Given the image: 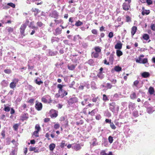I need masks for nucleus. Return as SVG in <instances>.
Returning <instances> with one entry per match:
<instances>
[{
	"instance_id": "30",
	"label": "nucleus",
	"mask_w": 155,
	"mask_h": 155,
	"mask_svg": "<svg viewBox=\"0 0 155 155\" xmlns=\"http://www.w3.org/2000/svg\"><path fill=\"white\" fill-rule=\"evenodd\" d=\"M92 57L95 58H97L99 56V53L96 52H93L91 54Z\"/></svg>"
},
{
	"instance_id": "25",
	"label": "nucleus",
	"mask_w": 155,
	"mask_h": 155,
	"mask_svg": "<svg viewBox=\"0 0 155 155\" xmlns=\"http://www.w3.org/2000/svg\"><path fill=\"white\" fill-rule=\"evenodd\" d=\"M81 148V147L79 144H76L74 147V149L76 151L79 150Z\"/></svg>"
},
{
	"instance_id": "6",
	"label": "nucleus",
	"mask_w": 155,
	"mask_h": 155,
	"mask_svg": "<svg viewBox=\"0 0 155 155\" xmlns=\"http://www.w3.org/2000/svg\"><path fill=\"white\" fill-rule=\"evenodd\" d=\"M50 114L51 118H55L58 116L57 111L54 110H50Z\"/></svg>"
},
{
	"instance_id": "46",
	"label": "nucleus",
	"mask_w": 155,
	"mask_h": 155,
	"mask_svg": "<svg viewBox=\"0 0 155 155\" xmlns=\"http://www.w3.org/2000/svg\"><path fill=\"white\" fill-rule=\"evenodd\" d=\"M148 62V60L147 58H145L143 59L141 61V63L145 64Z\"/></svg>"
},
{
	"instance_id": "4",
	"label": "nucleus",
	"mask_w": 155,
	"mask_h": 155,
	"mask_svg": "<svg viewBox=\"0 0 155 155\" xmlns=\"http://www.w3.org/2000/svg\"><path fill=\"white\" fill-rule=\"evenodd\" d=\"M130 3L124 2L122 5L123 9L125 11H128L130 7Z\"/></svg>"
},
{
	"instance_id": "57",
	"label": "nucleus",
	"mask_w": 155,
	"mask_h": 155,
	"mask_svg": "<svg viewBox=\"0 0 155 155\" xmlns=\"http://www.w3.org/2000/svg\"><path fill=\"white\" fill-rule=\"evenodd\" d=\"M18 124H16L13 126V127L15 130H16L18 128Z\"/></svg>"
},
{
	"instance_id": "37",
	"label": "nucleus",
	"mask_w": 155,
	"mask_h": 155,
	"mask_svg": "<svg viewBox=\"0 0 155 155\" xmlns=\"http://www.w3.org/2000/svg\"><path fill=\"white\" fill-rule=\"evenodd\" d=\"M133 115L135 117H137L138 116V112L137 110H134L132 113Z\"/></svg>"
},
{
	"instance_id": "22",
	"label": "nucleus",
	"mask_w": 155,
	"mask_h": 155,
	"mask_svg": "<svg viewBox=\"0 0 155 155\" xmlns=\"http://www.w3.org/2000/svg\"><path fill=\"white\" fill-rule=\"evenodd\" d=\"M148 92L150 95H152L154 94L155 93V91L153 87H150L149 88Z\"/></svg>"
},
{
	"instance_id": "1",
	"label": "nucleus",
	"mask_w": 155,
	"mask_h": 155,
	"mask_svg": "<svg viewBox=\"0 0 155 155\" xmlns=\"http://www.w3.org/2000/svg\"><path fill=\"white\" fill-rule=\"evenodd\" d=\"M29 21L27 19H26L25 22L21 26L20 28V33L22 35H23L24 36L25 35L24 34V32L25 30L29 23Z\"/></svg>"
},
{
	"instance_id": "8",
	"label": "nucleus",
	"mask_w": 155,
	"mask_h": 155,
	"mask_svg": "<svg viewBox=\"0 0 155 155\" xmlns=\"http://www.w3.org/2000/svg\"><path fill=\"white\" fill-rule=\"evenodd\" d=\"M67 94V92L66 91L63 90L62 91V92L61 93V94H57L56 95H58V97H63L64 96L66 95Z\"/></svg>"
},
{
	"instance_id": "59",
	"label": "nucleus",
	"mask_w": 155,
	"mask_h": 155,
	"mask_svg": "<svg viewBox=\"0 0 155 155\" xmlns=\"http://www.w3.org/2000/svg\"><path fill=\"white\" fill-rule=\"evenodd\" d=\"M146 2L148 5H150L153 3L152 1L151 0H147Z\"/></svg>"
},
{
	"instance_id": "41",
	"label": "nucleus",
	"mask_w": 155,
	"mask_h": 155,
	"mask_svg": "<svg viewBox=\"0 0 155 155\" xmlns=\"http://www.w3.org/2000/svg\"><path fill=\"white\" fill-rule=\"evenodd\" d=\"M4 72L6 74H9L11 73L12 71L10 69H6L4 70Z\"/></svg>"
},
{
	"instance_id": "64",
	"label": "nucleus",
	"mask_w": 155,
	"mask_h": 155,
	"mask_svg": "<svg viewBox=\"0 0 155 155\" xmlns=\"http://www.w3.org/2000/svg\"><path fill=\"white\" fill-rule=\"evenodd\" d=\"M60 127V125L58 124H55L54 126V128L55 129H58Z\"/></svg>"
},
{
	"instance_id": "54",
	"label": "nucleus",
	"mask_w": 155,
	"mask_h": 155,
	"mask_svg": "<svg viewBox=\"0 0 155 155\" xmlns=\"http://www.w3.org/2000/svg\"><path fill=\"white\" fill-rule=\"evenodd\" d=\"M35 83L38 85H40L41 84H42L43 83V81H38L37 79H36L35 80Z\"/></svg>"
},
{
	"instance_id": "21",
	"label": "nucleus",
	"mask_w": 155,
	"mask_h": 155,
	"mask_svg": "<svg viewBox=\"0 0 155 155\" xmlns=\"http://www.w3.org/2000/svg\"><path fill=\"white\" fill-rule=\"evenodd\" d=\"M115 104L114 103H112L110 104V109L112 111L114 112L115 110Z\"/></svg>"
},
{
	"instance_id": "50",
	"label": "nucleus",
	"mask_w": 155,
	"mask_h": 155,
	"mask_svg": "<svg viewBox=\"0 0 155 155\" xmlns=\"http://www.w3.org/2000/svg\"><path fill=\"white\" fill-rule=\"evenodd\" d=\"M37 25L39 27H42L44 24L41 22L38 21L37 23Z\"/></svg>"
},
{
	"instance_id": "53",
	"label": "nucleus",
	"mask_w": 155,
	"mask_h": 155,
	"mask_svg": "<svg viewBox=\"0 0 155 155\" xmlns=\"http://www.w3.org/2000/svg\"><path fill=\"white\" fill-rule=\"evenodd\" d=\"M12 82L15 84H16L18 82L19 80L18 79L15 78L12 80Z\"/></svg>"
},
{
	"instance_id": "43",
	"label": "nucleus",
	"mask_w": 155,
	"mask_h": 155,
	"mask_svg": "<svg viewBox=\"0 0 155 155\" xmlns=\"http://www.w3.org/2000/svg\"><path fill=\"white\" fill-rule=\"evenodd\" d=\"M88 63L90 65L92 66L94 65V61L93 59H91L88 61Z\"/></svg>"
},
{
	"instance_id": "40",
	"label": "nucleus",
	"mask_w": 155,
	"mask_h": 155,
	"mask_svg": "<svg viewBox=\"0 0 155 155\" xmlns=\"http://www.w3.org/2000/svg\"><path fill=\"white\" fill-rule=\"evenodd\" d=\"M9 86L11 88L13 89L16 87V84L12 82L10 84Z\"/></svg>"
},
{
	"instance_id": "19",
	"label": "nucleus",
	"mask_w": 155,
	"mask_h": 155,
	"mask_svg": "<svg viewBox=\"0 0 155 155\" xmlns=\"http://www.w3.org/2000/svg\"><path fill=\"white\" fill-rule=\"evenodd\" d=\"M76 65L69 64L68 65V68L69 70L73 71L75 68Z\"/></svg>"
},
{
	"instance_id": "14",
	"label": "nucleus",
	"mask_w": 155,
	"mask_h": 155,
	"mask_svg": "<svg viewBox=\"0 0 155 155\" xmlns=\"http://www.w3.org/2000/svg\"><path fill=\"white\" fill-rule=\"evenodd\" d=\"M122 44L120 42H118L115 46V48L116 49L118 50L121 49L122 48Z\"/></svg>"
},
{
	"instance_id": "36",
	"label": "nucleus",
	"mask_w": 155,
	"mask_h": 155,
	"mask_svg": "<svg viewBox=\"0 0 155 155\" xmlns=\"http://www.w3.org/2000/svg\"><path fill=\"white\" fill-rule=\"evenodd\" d=\"M1 83L2 85L4 87L7 86L8 84V82L5 80L3 81Z\"/></svg>"
},
{
	"instance_id": "45",
	"label": "nucleus",
	"mask_w": 155,
	"mask_h": 155,
	"mask_svg": "<svg viewBox=\"0 0 155 155\" xmlns=\"http://www.w3.org/2000/svg\"><path fill=\"white\" fill-rule=\"evenodd\" d=\"M110 126L111 128L113 129L114 130L116 128V127L112 122H111L110 124Z\"/></svg>"
},
{
	"instance_id": "12",
	"label": "nucleus",
	"mask_w": 155,
	"mask_h": 155,
	"mask_svg": "<svg viewBox=\"0 0 155 155\" xmlns=\"http://www.w3.org/2000/svg\"><path fill=\"white\" fill-rule=\"evenodd\" d=\"M141 75L143 78H147L149 77L150 75V74L148 72H144L141 74Z\"/></svg>"
},
{
	"instance_id": "32",
	"label": "nucleus",
	"mask_w": 155,
	"mask_h": 155,
	"mask_svg": "<svg viewBox=\"0 0 155 155\" xmlns=\"http://www.w3.org/2000/svg\"><path fill=\"white\" fill-rule=\"evenodd\" d=\"M143 38L146 40H147L149 38V36L147 34H144L143 36Z\"/></svg>"
},
{
	"instance_id": "13",
	"label": "nucleus",
	"mask_w": 155,
	"mask_h": 155,
	"mask_svg": "<svg viewBox=\"0 0 155 155\" xmlns=\"http://www.w3.org/2000/svg\"><path fill=\"white\" fill-rule=\"evenodd\" d=\"M114 55L113 54H111L110 55L109 58V62H107V65L109 64V63L112 64L113 63V61L114 59Z\"/></svg>"
},
{
	"instance_id": "47",
	"label": "nucleus",
	"mask_w": 155,
	"mask_h": 155,
	"mask_svg": "<svg viewBox=\"0 0 155 155\" xmlns=\"http://www.w3.org/2000/svg\"><path fill=\"white\" fill-rule=\"evenodd\" d=\"M7 5H8L10 6L11 7L13 8H15V4L11 2L8 3L7 4Z\"/></svg>"
},
{
	"instance_id": "39",
	"label": "nucleus",
	"mask_w": 155,
	"mask_h": 155,
	"mask_svg": "<svg viewBox=\"0 0 155 155\" xmlns=\"http://www.w3.org/2000/svg\"><path fill=\"white\" fill-rule=\"evenodd\" d=\"M94 50L95 51V52L98 53H99L101 51V49L99 47H96L95 48Z\"/></svg>"
},
{
	"instance_id": "61",
	"label": "nucleus",
	"mask_w": 155,
	"mask_h": 155,
	"mask_svg": "<svg viewBox=\"0 0 155 155\" xmlns=\"http://www.w3.org/2000/svg\"><path fill=\"white\" fill-rule=\"evenodd\" d=\"M92 33L94 35H97V31L96 29H93L91 31Z\"/></svg>"
},
{
	"instance_id": "5",
	"label": "nucleus",
	"mask_w": 155,
	"mask_h": 155,
	"mask_svg": "<svg viewBox=\"0 0 155 155\" xmlns=\"http://www.w3.org/2000/svg\"><path fill=\"white\" fill-rule=\"evenodd\" d=\"M103 68L101 67L99 69V71L97 74L98 77L101 79H102L104 77V75L103 74V73H104L103 71Z\"/></svg>"
},
{
	"instance_id": "20",
	"label": "nucleus",
	"mask_w": 155,
	"mask_h": 155,
	"mask_svg": "<svg viewBox=\"0 0 155 155\" xmlns=\"http://www.w3.org/2000/svg\"><path fill=\"white\" fill-rule=\"evenodd\" d=\"M28 118V115L27 114H24L22 115L21 117V119L22 121L26 120Z\"/></svg>"
},
{
	"instance_id": "51",
	"label": "nucleus",
	"mask_w": 155,
	"mask_h": 155,
	"mask_svg": "<svg viewBox=\"0 0 155 155\" xmlns=\"http://www.w3.org/2000/svg\"><path fill=\"white\" fill-rule=\"evenodd\" d=\"M126 22H128L131 21V19L130 17L128 16H126Z\"/></svg>"
},
{
	"instance_id": "33",
	"label": "nucleus",
	"mask_w": 155,
	"mask_h": 155,
	"mask_svg": "<svg viewBox=\"0 0 155 155\" xmlns=\"http://www.w3.org/2000/svg\"><path fill=\"white\" fill-rule=\"evenodd\" d=\"M114 70L116 71L119 72L121 70L122 68L119 66H116L114 67Z\"/></svg>"
},
{
	"instance_id": "2",
	"label": "nucleus",
	"mask_w": 155,
	"mask_h": 155,
	"mask_svg": "<svg viewBox=\"0 0 155 155\" xmlns=\"http://www.w3.org/2000/svg\"><path fill=\"white\" fill-rule=\"evenodd\" d=\"M41 101L45 103L48 102L49 103H51L52 101L51 98L49 95L44 96L41 98Z\"/></svg>"
},
{
	"instance_id": "11",
	"label": "nucleus",
	"mask_w": 155,
	"mask_h": 155,
	"mask_svg": "<svg viewBox=\"0 0 155 155\" xmlns=\"http://www.w3.org/2000/svg\"><path fill=\"white\" fill-rule=\"evenodd\" d=\"M137 30V28L136 26H133L131 28V35L133 36L136 33V31Z\"/></svg>"
},
{
	"instance_id": "23",
	"label": "nucleus",
	"mask_w": 155,
	"mask_h": 155,
	"mask_svg": "<svg viewBox=\"0 0 155 155\" xmlns=\"http://www.w3.org/2000/svg\"><path fill=\"white\" fill-rule=\"evenodd\" d=\"M84 101H85V103H87L88 101L91 100V98L89 95H86L84 96Z\"/></svg>"
},
{
	"instance_id": "27",
	"label": "nucleus",
	"mask_w": 155,
	"mask_h": 155,
	"mask_svg": "<svg viewBox=\"0 0 155 155\" xmlns=\"http://www.w3.org/2000/svg\"><path fill=\"white\" fill-rule=\"evenodd\" d=\"M57 51L54 52L51 51V50H49L48 54L50 56H52L56 55L57 54Z\"/></svg>"
},
{
	"instance_id": "63",
	"label": "nucleus",
	"mask_w": 155,
	"mask_h": 155,
	"mask_svg": "<svg viewBox=\"0 0 155 155\" xmlns=\"http://www.w3.org/2000/svg\"><path fill=\"white\" fill-rule=\"evenodd\" d=\"M151 28L153 31H155V25L154 24H152L151 25Z\"/></svg>"
},
{
	"instance_id": "55",
	"label": "nucleus",
	"mask_w": 155,
	"mask_h": 155,
	"mask_svg": "<svg viewBox=\"0 0 155 155\" xmlns=\"http://www.w3.org/2000/svg\"><path fill=\"white\" fill-rule=\"evenodd\" d=\"M139 82L138 80H136L134 82V85L136 87H137V85L139 83Z\"/></svg>"
},
{
	"instance_id": "52",
	"label": "nucleus",
	"mask_w": 155,
	"mask_h": 155,
	"mask_svg": "<svg viewBox=\"0 0 155 155\" xmlns=\"http://www.w3.org/2000/svg\"><path fill=\"white\" fill-rule=\"evenodd\" d=\"M28 26L29 27L31 28V29H35V30H37L38 29V28L37 27H36L35 26H34V25H28Z\"/></svg>"
},
{
	"instance_id": "9",
	"label": "nucleus",
	"mask_w": 155,
	"mask_h": 155,
	"mask_svg": "<svg viewBox=\"0 0 155 155\" xmlns=\"http://www.w3.org/2000/svg\"><path fill=\"white\" fill-rule=\"evenodd\" d=\"M51 17L55 18H58L59 16V14L56 11H53L51 13Z\"/></svg>"
},
{
	"instance_id": "60",
	"label": "nucleus",
	"mask_w": 155,
	"mask_h": 155,
	"mask_svg": "<svg viewBox=\"0 0 155 155\" xmlns=\"http://www.w3.org/2000/svg\"><path fill=\"white\" fill-rule=\"evenodd\" d=\"M65 146H66V145H65L64 141H62L61 144L60 146L61 147H64Z\"/></svg>"
},
{
	"instance_id": "42",
	"label": "nucleus",
	"mask_w": 155,
	"mask_h": 155,
	"mask_svg": "<svg viewBox=\"0 0 155 155\" xmlns=\"http://www.w3.org/2000/svg\"><path fill=\"white\" fill-rule=\"evenodd\" d=\"M97 144V140L96 139H94L92 140V144L93 146L96 145Z\"/></svg>"
},
{
	"instance_id": "16",
	"label": "nucleus",
	"mask_w": 155,
	"mask_h": 155,
	"mask_svg": "<svg viewBox=\"0 0 155 155\" xmlns=\"http://www.w3.org/2000/svg\"><path fill=\"white\" fill-rule=\"evenodd\" d=\"M130 98L132 100H134L136 99L137 96L136 93L134 92H132L130 95Z\"/></svg>"
},
{
	"instance_id": "15",
	"label": "nucleus",
	"mask_w": 155,
	"mask_h": 155,
	"mask_svg": "<svg viewBox=\"0 0 155 155\" xmlns=\"http://www.w3.org/2000/svg\"><path fill=\"white\" fill-rule=\"evenodd\" d=\"M61 31L62 30L61 28H57L55 29V31L54 33V34L55 35H59L61 33Z\"/></svg>"
},
{
	"instance_id": "29",
	"label": "nucleus",
	"mask_w": 155,
	"mask_h": 155,
	"mask_svg": "<svg viewBox=\"0 0 155 155\" xmlns=\"http://www.w3.org/2000/svg\"><path fill=\"white\" fill-rule=\"evenodd\" d=\"M97 111V109L96 108L93 110L91 111L90 112L89 111L88 114H91V115L92 116L94 115L95 114V113Z\"/></svg>"
},
{
	"instance_id": "26",
	"label": "nucleus",
	"mask_w": 155,
	"mask_h": 155,
	"mask_svg": "<svg viewBox=\"0 0 155 155\" xmlns=\"http://www.w3.org/2000/svg\"><path fill=\"white\" fill-rule=\"evenodd\" d=\"M116 53L117 56L120 57L123 55L122 52L120 50H116Z\"/></svg>"
},
{
	"instance_id": "7",
	"label": "nucleus",
	"mask_w": 155,
	"mask_h": 155,
	"mask_svg": "<svg viewBox=\"0 0 155 155\" xmlns=\"http://www.w3.org/2000/svg\"><path fill=\"white\" fill-rule=\"evenodd\" d=\"M78 100L77 98L76 97H74L71 98L68 101V103L70 104H72L73 103H75L78 101Z\"/></svg>"
},
{
	"instance_id": "56",
	"label": "nucleus",
	"mask_w": 155,
	"mask_h": 155,
	"mask_svg": "<svg viewBox=\"0 0 155 155\" xmlns=\"http://www.w3.org/2000/svg\"><path fill=\"white\" fill-rule=\"evenodd\" d=\"M114 36L113 33L112 32H110L109 33L108 35V36L110 38H111L113 37Z\"/></svg>"
},
{
	"instance_id": "38",
	"label": "nucleus",
	"mask_w": 155,
	"mask_h": 155,
	"mask_svg": "<svg viewBox=\"0 0 155 155\" xmlns=\"http://www.w3.org/2000/svg\"><path fill=\"white\" fill-rule=\"evenodd\" d=\"M6 29L9 33H11L13 31V29L11 27H7L6 28Z\"/></svg>"
},
{
	"instance_id": "34",
	"label": "nucleus",
	"mask_w": 155,
	"mask_h": 155,
	"mask_svg": "<svg viewBox=\"0 0 155 155\" xmlns=\"http://www.w3.org/2000/svg\"><path fill=\"white\" fill-rule=\"evenodd\" d=\"M35 131L39 132L41 128L38 124H37L35 126Z\"/></svg>"
},
{
	"instance_id": "44",
	"label": "nucleus",
	"mask_w": 155,
	"mask_h": 155,
	"mask_svg": "<svg viewBox=\"0 0 155 155\" xmlns=\"http://www.w3.org/2000/svg\"><path fill=\"white\" fill-rule=\"evenodd\" d=\"M108 141L110 143H112L113 141V137L111 136H109L108 138Z\"/></svg>"
},
{
	"instance_id": "62",
	"label": "nucleus",
	"mask_w": 155,
	"mask_h": 155,
	"mask_svg": "<svg viewBox=\"0 0 155 155\" xmlns=\"http://www.w3.org/2000/svg\"><path fill=\"white\" fill-rule=\"evenodd\" d=\"M33 134L36 137H38L39 136L38 132L35 131L34 132Z\"/></svg>"
},
{
	"instance_id": "24",
	"label": "nucleus",
	"mask_w": 155,
	"mask_h": 155,
	"mask_svg": "<svg viewBox=\"0 0 155 155\" xmlns=\"http://www.w3.org/2000/svg\"><path fill=\"white\" fill-rule=\"evenodd\" d=\"M55 147V145L54 143H51L49 146V150L51 151H53Z\"/></svg>"
},
{
	"instance_id": "58",
	"label": "nucleus",
	"mask_w": 155,
	"mask_h": 155,
	"mask_svg": "<svg viewBox=\"0 0 155 155\" xmlns=\"http://www.w3.org/2000/svg\"><path fill=\"white\" fill-rule=\"evenodd\" d=\"M12 142L16 147H17L18 144V143L17 142L15 141V140H13Z\"/></svg>"
},
{
	"instance_id": "31",
	"label": "nucleus",
	"mask_w": 155,
	"mask_h": 155,
	"mask_svg": "<svg viewBox=\"0 0 155 155\" xmlns=\"http://www.w3.org/2000/svg\"><path fill=\"white\" fill-rule=\"evenodd\" d=\"M83 23L82 22H81L80 20H78L76 21L75 25L77 27H78L81 26L83 25Z\"/></svg>"
},
{
	"instance_id": "35",
	"label": "nucleus",
	"mask_w": 155,
	"mask_h": 155,
	"mask_svg": "<svg viewBox=\"0 0 155 155\" xmlns=\"http://www.w3.org/2000/svg\"><path fill=\"white\" fill-rule=\"evenodd\" d=\"M59 38L57 37H52L51 39V42L52 43H53L55 41H57L58 42L59 40Z\"/></svg>"
},
{
	"instance_id": "48",
	"label": "nucleus",
	"mask_w": 155,
	"mask_h": 155,
	"mask_svg": "<svg viewBox=\"0 0 155 155\" xmlns=\"http://www.w3.org/2000/svg\"><path fill=\"white\" fill-rule=\"evenodd\" d=\"M10 108L9 107H5L4 110L6 112H8L10 110Z\"/></svg>"
},
{
	"instance_id": "18",
	"label": "nucleus",
	"mask_w": 155,
	"mask_h": 155,
	"mask_svg": "<svg viewBox=\"0 0 155 155\" xmlns=\"http://www.w3.org/2000/svg\"><path fill=\"white\" fill-rule=\"evenodd\" d=\"M18 150V148L17 147H14L12 150L10 154V155H16V152Z\"/></svg>"
},
{
	"instance_id": "3",
	"label": "nucleus",
	"mask_w": 155,
	"mask_h": 155,
	"mask_svg": "<svg viewBox=\"0 0 155 155\" xmlns=\"http://www.w3.org/2000/svg\"><path fill=\"white\" fill-rule=\"evenodd\" d=\"M35 107L38 110H41L42 109V104L40 102L36 101L35 105Z\"/></svg>"
},
{
	"instance_id": "28",
	"label": "nucleus",
	"mask_w": 155,
	"mask_h": 155,
	"mask_svg": "<svg viewBox=\"0 0 155 155\" xmlns=\"http://www.w3.org/2000/svg\"><path fill=\"white\" fill-rule=\"evenodd\" d=\"M135 105L134 103H133L132 102H130L129 104V108H131L132 110L134 109L135 108Z\"/></svg>"
},
{
	"instance_id": "17",
	"label": "nucleus",
	"mask_w": 155,
	"mask_h": 155,
	"mask_svg": "<svg viewBox=\"0 0 155 155\" xmlns=\"http://www.w3.org/2000/svg\"><path fill=\"white\" fill-rule=\"evenodd\" d=\"M64 85H62L61 84H58L57 85V88L59 89L58 90V94H61L62 92V91L63 90L62 89Z\"/></svg>"
},
{
	"instance_id": "49",
	"label": "nucleus",
	"mask_w": 155,
	"mask_h": 155,
	"mask_svg": "<svg viewBox=\"0 0 155 155\" xmlns=\"http://www.w3.org/2000/svg\"><path fill=\"white\" fill-rule=\"evenodd\" d=\"M63 42L64 43L65 45H70L71 44V43H69V41L68 40H64L63 41Z\"/></svg>"
},
{
	"instance_id": "10",
	"label": "nucleus",
	"mask_w": 155,
	"mask_h": 155,
	"mask_svg": "<svg viewBox=\"0 0 155 155\" xmlns=\"http://www.w3.org/2000/svg\"><path fill=\"white\" fill-rule=\"evenodd\" d=\"M142 9L143 11L142 12L141 14L143 15H144L145 14L148 15L150 13V11L149 10H147L145 9V8L144 7H142Z\"/></svg>"
}]
</instances>
